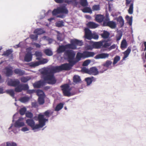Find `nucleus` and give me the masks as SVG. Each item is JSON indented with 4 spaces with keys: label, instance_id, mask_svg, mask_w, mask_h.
I'll list each match as a JSON object with an SVG mask.
<instances>
[{
    "label": "nucleus",
    "instance_id": "ea45409f",
    "mask_svg": "<svg viewBox=\"0 0 146 146\" xmlns=\"http://www.w3.org/2000/svg\"><path fill=\"white\" fill-rule=\"evenodd\" d=\"M6 92L7 94H9L11 96L13 97L14 96L15 93L13 89L7 90Z\"/></svg>",
    "mask_w": 146,
    "mask_h": 146
},
{
    "label": "nucleus",
    "instance_id": "09e8293b",
    "mask_svg": "<svg viewBox=\"0 0 146 146\" xmlns=\"http://www.w3.org/2000/svg\"><path fill=\"white\" fill-rule=\"evenodd\" d=\"M26 111V108L25 107H24L21 108L19 110L20 114L21 115H23L25 114V112Z\"/></svg>",
    "mask_w": 146,
    "mask_h": 146
},
{
    "label": "nucleus",
    "instance_id": "f257e3e1",
    "mask_svg": "<svg viewBox=\"0 0 146 146\" xmlns=\"http://www.w3.org/2000/svg\"><path fill=\"white\" fill-rule=\"evenodd\" d=\"M74 65L70 63H66L59 66L44 70L42 73L44 79L45 80L48 81L47 82L49 84H54L56 83L57 81L54 76L55 73L62 70H69Z\"/></svg>",
    "mask_w": 146,
    "mask_h": 146
},
{
    "label": "nucleus",
    "instance_id": "0eeeda50",
    "mask_svg": "<svg viewBox=\"0 0 146 146\" xmlns=\"http://www.w3.org/2000/svg\"><path fill=\"white\" fill-rule=\"evenodd\" d=\"M106 69H105L104 68H103L102 70H100L99 72L98 69L96 67H93L90 68L89 69V74L94 75H98L99 73H103L105 71H106Z\"/></svg>",
    "mask_w": 146,
    "mask_h": 146
},
{
    "label": "nucleus",
    "instance_id": "c85d7f7f",
    "mask_svg": "<svg viewBox=\"0 0 146 146\" xmlns=\"http://www.w3.org/2000/svg\"><path fill=\"white\" fill-rule=\"evenodd\" d=\"M53 112L51 111L50 110H48L46 111L44 113V115H45L47 117H49L50 115L53 114Z\"/></svg>",
    "mask_w": 146,
    "mask_h": 146
},
{
    "label": "nucleus",
    "instance_id": "a19ab883",
    "mask_svg": "<svg viewBox=\"0 0 146 146\" xmlns=\"http://www.w3.org/2000/svg\"><path fill=\"white\" fill-rule=\"evenodd\" d=\"M44 53L46 54L48 56H51L53 54L52 51L49 49H46L44 51Z\"/></svg>",
    "mask_w": 146,
    "mask_h": 146
},
{
    "label": "nucleus",
    "instance_id": "412c9836",
    "mask_svg": "<svg viewBox=\"0 0 146 146\" xmlns=\"http://www.w3.org/2000/svg\"><path fill=\"white\" fill-rule=\"evenodd\" d=\"M14 72L16 74H18L19 76H22L24 75L25 72L24 71L21 70V69L19 68H16L14 70Z\"/></svg>",
    "mask_w": 146,
    "mask_h": 146
},
{
    "label": "nucleus",
    "instance_id": "9d476101",
    "mask_svg": "<svg viewBox=\"0 0 146 146\" xmlns=\"http://www.w3.org/2000/svg\"><path fill=\"white\" fill-rule=\"evenodd\" d=\"M125 4L126 6L130 4L128 10V13L130 14H132L133 13V0H125Z\"/></svg>",
    "mask_w": 146,
    "mask_h": 146
},
{
    "label": "nucleus",
    "instance_id": "20e7f679",
    "mask_svg": "<svg viewBox=\"0 0 146 146\" xmlns=\"http://www.w3.org/2000/svg\"><path fill=\"white\" fill-rule=\"evenodd\" d=\"M76 54L74 51L72 50H66L64 53V56L66 57L69 63L75 64V62L74 60Z\"/></svg>",
    "mask_w": 146,
    "mask_h": 146
},
{
    "label": "nucleus",
    "instance_id": "37998d69",
    "mask_svg": "<svg viewBox=\"0 0 146 146\" xmlns=\"http://www.w3.org/2000/svg\"><path fill=\"white\" fill-rule=\"evenodd\" d=\"M82 11L84 13H92V10L89 7H85L82 9Z\"/></svg>",
    "mask_w": 146,
    "mask_h": 146
},
{
    "label": "nucleus",
    "instance_id": "de8ad7c7",
    "mask_svg": "<svg viewBox=\"0 0 146 146\" xmlns=\"http://www.w3.org/2000/svg\"><path fill=\"white\" fill-rule=\"evenodd\" d=\"M6 146H17V145L14 142H6Z\"/></svg>",
    "mask_w": 146,
    "mask_h": 146
},
{
    "label": "nucleus",
    "instance_id": "c03bdc74",
    "mask_svg": "<svg viewBox=\"0 0 146 146\" xmlns=\"http://www.w3.org/2000/svg\"><path fill=\"white\" fill-rule=\"evenodd\" d=\"M92 9L93 11H99L100 9V6L99 5H94L92 7Z\"/></svg>",
    "mask_w": 146,
    "mask_h": 146
},
{
    "label": "nucleus",
    "instance_id": "2eb2a0df",
    "mask_svg": "<svg viewBox=\"0 0 146 146\" xmlns=\"http://www.w3.org/2000/svg\"><path fill=\"white\" fill-rule=\"evenodd\" d=\"M32 58V54L31 52H28L24 57V60L26 62H29L31 61Z\"/></svg>",
    "mask_w": 146,
    "mask_h": 146
},
{
    "label": "nucleus",
    "instance_id": "72a5a7b5",
    "mask_svg": "<svg viewBox=\"0 0 146 146\" xmlns=\"http://www.w3.org/2000/svg\"><path fill=\"white\" fill-rule=\"evenodd\" d=\"M112 63V62L111 60H108L103 64L104 66H105L107 68H109L110 66Z\"/></svg>",
    "mask_w": 146,
    "mask_h": 146
},
{
    "label": "nucleus",
    "instance_id": "473e14b6",
    "mask_svg": "<svg viewBox=\"0 0 146 146\" xmlns=\"http://www.w3.org/2000/svg\"><path fill=\"white\" fill-rule=\"evenodd\" d=\"M64 104L62 103H60L58 104L55 108V110L58 111L61 110L63 107Z\"/></svg>",
    "mask_w": 146,
    "mask_h": 146
},
{
    "label": "nucleus",
    "instance_id": "4d7b16f0",
    "mask_svg": "<svg viewBox=\"0 0 146 146\" xmlns=\"http://www.w3.org/2000/svg\"><path fill=\"white\" fill-rule=\"evenodd\" d=\"M29 80L27 78L25 77H23L21 78V81L23 83H26Z\"/></svg>",
    "mask_w": 146,
    "mask_h": 146
},
{
    "label": "nucleus",
    "instance_id": "b1692460",
    "mask_svg": "<svg viewBox=\"0 0 146 146\" xmlns=\"http://www.w3.org/2000/svg\"><path fill=\"white\" fill-rule=\"evenodd\" d=\"M127 46V43L125 39L122 40L120 48L122 50L126 48Z\"/></svg>",
    "mask_w": 146,
    "mask_h": 146
},
{
    "label": "nucleus",
    "instance_id": "f8f14e48",
    "mask_svg": "<svg viewBox=\"0 0 146 146\" xmlns=\"http://www.w3.org/2000/svg\"><path fill=\"white\" fill-rule=\"evenodd\" d=\"M3 73L7 77H9L13 75V68L12 67H6L3 69Z\"/></svg>",
    "mask_w": 146,
    "mask_h": 146
},
{
    "label": "nucleus",
    "instance_id": "5fc2aeb1",
    "mask_svg": "<svg viewBox=\"0 0 146 146\" xmlns=\"http://www.w3.org/2000/svg\"><path fill=\"white\" fill-rule=\"evenodd\" d=\"M30 38L31 39L33 40H37L38 38V35H34L33 34H31L30 35Z\"/></svg>",
    "mask_w": 146,
    "mask_h": 146
},
{
    "label": "nucleus",
    "instance_id": "6e6d98bb",
    "mask_svg": "<svg viewBox=\"0 0 146 146\" xmlns=\"http://www.w3.org/2000/svg\"><path fill=\"white\" fill-rule=\"evenodd\" d=\"M90 60H88L85 61L82 64L83 66H88L90 63Z\"/></svg>",
    "mask_w": 146,
    "mask_h": 146
},
{
    "label": "nucleus",
    "instance_id": "603ef678",
    "mask_svg": "<svg viewBox=\"0 0 146 146\" xmlns=\"http://www.w3.org/2000/svg\"><path fill=\"white\" fill-rule=\"evenodd\" d=\"M26 116L28 118H32L33 117V114L31 112L27 111L25 114Z\"/></svg>",
    "mask_w": 146,
    "mask_h": 146
},
{
    "label": "nucleus",
    "instance_id": "a211bd4d",
    "mask_svg": "<svg viewBox=\"0 0 146 146\" xmlns=\"http://www.w3.org/2000/svg\"><path fill=\"white\" fill-rule=\"evenodd\" d=\"M73 82L75 84H78L81 82V80L80 77L77 75L74 76L73 78Z\"/></svg>",
    "mask_w": 146,
    "mask_h": 146
},
{
    "label": "nucleus",
    "instance_id": "79ce46f5",
    "mask_svg": "<svg viewBox=\"0 0 146 146\" xmlns=\"http://www.w3.org/2000/svg\"><path fill=\"white\" fill-rule=\"evenodd\" d=\"M40 65V64L38 62H31L29 64V65L30 66L35 67Z\"/></svg>",
    "mask_w": 146,
    "mask_h": 146
},
{
    "label": "nucleus",
    "instance_id": "69168bd1",
    "mask_svg": "<svg viewBox=\"0 0 146 146\" xmlns=\"http://www.w3.org/2000/svg\"><path fill=\"white\" fill-rule=\"evenodd\" d=\"M108 21H104L103 22V26H108Z\"/></svg>",
    "mask_w": 146,
    "mask_h": 146
},
{
    "label": "nucleus",
    "instance_id": "39448f33",
    "mask_svg": "<svg viewBox=\"0 0 146 146\" xmlns=\"http://www.w3.org/2000/svg\"><path fill=\"white\" fill-rule=\"evenodd\" d=\"M64 95L65 96L69 97L72 96L70 92L71 89L68 84H65L62 85L61 87Z\"/></svg>",
    "mask_w": 146,
    "mask_h": 146
},
{
    "label": "nucleus",
    "instance_id": "0e129e2a",
    "mask_svg": "<svg viewBox=\"0 0 146 146\" xmlns=\"http://www.w3.org/2000/svg\"><path fill=\"white\" fill-rule=\"evenodd\" d=\"M57 40L60 41H62L63 40V39L61 37V35H59L57 36Z\"/></svg>",
    "mask_w": 146,
    "mask_h": 146
},
{
    "label": "nucleus",
    "instance_id": "bb28decb",
    "mask_svg": "<svg viewBox=\"0 0 146 146\" xmlns=\"http://www.w3.org/2000/svg\"><path fill=\"white\" fill-rule=\"evenodd\" d=\"M101 36L104 38H107L109 37L110 33L108 31H104L103 33L101 34Z\"/></svg>",
    "mask_w": 146,
    "mask_h": 146
},
{
    "label": "nucleus",
    "instance_id": "13d9d810",
    "mask_svg": "<svg viewBox=\"0 0 146 146\" xmlns=\"http://www.w3.org/2000/svg\"><path fill=\"white\" fill-rule=\"evenodd\" d=\"M82 72L89 74V69H88L86 67H83L82 69Z\"/></svg>",
    "mask_w": 146,
    "mask_h": 146
},
{
    "label": "nucleus",
    "instance_id": "774afa93",
    "mask_svg": "<svg viewBox=\"0 0 146 146\" xmlns=\"http://www.w3.org/2000/svg\"><path fill=\"white\" fill-rule=\"evenodd\" d=\"M34 44L36 46V47L40 48V45L37 43H34Z\"/></svg>",
    "mask_w": 146,
    "mask_h": 146
},
{
    "label": "nucleus",
    "instance_id": "f03ea898",
    "mask_svg": "<svg viewBox=\"0 0 146 146\" xmlns=\"http://www.w3.org/2000/svg\"><path fill=\"white\" fill-rule=\"evenodd\" d=\"M83 42L82 41L74 39L71 40L70 44L65 45H62L59 46L56 52L58 53H61L65 51L66 49H71L75 50L77 48V46H81L83 45Z\"/></svg>",
    "mask_w": 146,
    "mask_h": 146
},
{
    "label": "nucleus",
    "instance_id": "8fccbe9b",
    "mask_svg": "<svg viewBox=\"0 0 146 146\" xmlns=\"http://www.w3.org/2000/svg\"><path fill=\"white\" fill-rule=\"evenodd\" d=\"M38 103L40 105H42L44 103V98L41 97H39L38 99Z\"/></svg>",
    "mask_w": 146,
    "mask_h": 146
},
{
    "label": "nucleus",
    "instance_id": "680f3d73",
    "mask_svg": "<svg viewBox=\"0 0 146 146\" xmlns=\"http://www.w3.org/2000/svg\"><path fill=\"white\" fill-rule=\"evenodd\" d=\"M35 54L36 57L42 56V53L41 52H36L35 53Z\"/></svg>",
    "mask_w": 146,
    "mask_h": 146
},
{
    "label": "nucleus",
    "instance_id": "423d86ee",
    "mask_svg": "<svg viewBox=\"0 0 146 146\" xmlns=\"http://www.w3.org/2000/svg\"><path fill=\"white\" fill-rule=\"evenodd\" d=\"M29 88L27 84H20L17 85L15 89V91L17 92H21L22 90H27Z\"/></svg>",
    "mask_w": 146,
    "mask_h": 146
},
{
    "label": "nucleus",
    "instance_id": "4c0bfd02",
    "mask_svg": "<svg viewBox=\"0 0 146 146\" xmlns=\"http://www.w3.org/2000/svg\"><path fill=\"white\" fill-rule=\"evenodd\" d=\"M126 19L127 20V22L130 26L131 25L132 22V17H130L128 15H127L125 17Z\"/></svg>",
    "mask_w": 146,
    "mask_h": 146
},
{
    "label": "nucleus",
    "instance_id": "5701e85b",
    "mask_svg": "<svg viewBox=\"0 0 146 146\" xmlns=\"http://www.w3.org/2000/svg\"><path fill=\"white\" fill-rule=\"evenodd\" d=\"M60 13L68 14V10L65 6L59 7Z\"/></svg>",
    "mask_w": 146,
    "mask_h": 146
},
{
    "label": "nucleus",
    "instance_id": "7ed1b4c3",
    "mask_svg": "<svg viewBox=\"0 0 146 146\" xmlns=\"http://www.w3.org/2000/svg\"><path fill=\"white\" fill-rule=\"evenodd\" d=\"M38 119L39 124L35 125V123L33 119H28L26 120L27 125L30 127L33 130L42 128L45 125V122L47 121L48 119L44 118V115L39 114L38 115Z\"/></svg>",
    "mask_w": 146,
    "mask_h": 146
},
{
    "label": "nucleus",
    "instance_id": "393cba45",
    "mask_svg": "<svg viewBox=\"0 0 146 146\" xmlns=\"http://www.w3.org/2000/svg\"><path fill=\"white\" fill-rule=\"evenodd\" d=\"M108 24V27L112 29L115 28L116 27V23L113 21H109V23Z\"/></svg>",
    "mask_w": 146,
    "mask_h": 146
},
{
    "label": "nucleus",
    "instance_id": "4be33fe9",
    "mask_svg": "<svg viewBox=\"0 0 146 146\" xmlns=\"http://www.w3.org/2000/svg\"><path fill=\"white\" fill-rule=\"evenodd\" d=\"M131 51V49L129 47L123 53L124 56L123 57V60H124L129 56Z\"/></svg>",
    "mask_w": 146,
    "mask_h": 146
},
{
    "label": "nucleus",
    "instance_id": "cd10ccee",
    "mask_svg": "<svg viewBox=\"0 0 146 146\" xmlns=\"http://www.w3.org/2000/svg\"><path fill=\"white\" fill-rule=\"evenodd\" d=\"M12 52L13 51L11 50H7L5 51L2 54V56H8L11 54Z\"/></svg>",
    "mask_w": 146,
    "mask_h": 146
},
{
    "label": "nucleus",
    "instance_id": "a18cd8bd",
    "mask_svg": "<svg viewBox=\"0 0 146 146\" xmlns=\"http://www.w3.org/2000/svg\"><path fill=\"white\" fill-rule=\"evenodd\" d=\"M80 4L83 7H86L88 5L87 0H80Z\"/></svg>",
    "mask_w": 146,
    "mask_h": 146
},
{
    "label": "nucleus",
    "instance_id": "e2e57ef3",
    "mask_svg": "<svg viewBox=\"0 0 146 146\" xmlns=\"http://www.w3.org/2000/svg\"><path fill=\"white\" fill-rule=\"evenodd\" d=\"M27 90V93L29 94H31L34 93L35 92V90H29L28 89Z\"/></svg>",
    "mask_w": 146,
    "mask_h": 146
},
{
    "label": "nucleus",
    "instance_id": "2f4dec72",
    "mask_svg": "<svg viewBox=\"0 0 146 146\" xmlns=\"http://www.w3.org/2000/svg\"><path fill=\"white\" fill-rule=\"evenodd\" d=\"M20 119L15 122V126L16 127H21L23 126L24 125V123L23 122H20Z\"/></svg>",
    "mask_w": 146,
    "mask_h": 146
},
{
    "label": "nucleus",
    "instance_id": "6ab92c4d",
    "mask_svg": "<svg viewBox=\"0 0 146 146\" xmlns=\"http://www.w3.org/2000/svg\"><path fill=\"white\" fill-rule=\"evenodd\" d=\"M98 24L92 22H89L87 24V26L90 29L96 28L98 27Z\"/></svg>",
    "mask_w": 146,
    "mask_h": 146
},
{
    "label": "nucleus",
    "instance_id": "a878e982",
    "mask_svg": "<svg viewBox=\"0 0 146 146\" xmlns=\"http://www.w3.org/2000/svg\"><path fill=\"white\" fill-rule=\"evenodd\" d=\"M44 33L43 30L41 28L37 29L34 31V33L38 35H41Z\"/></svg>",
    "mask_w": 146,
    "mask_h": 146
},
{
    "label": "nucleus",
    "instance_id": "ddd939ff",
    "mask_svg": "<svg viewBox=\"0 0 146 146\" xmlns=\"http://www.w3.org/2000/svg\"><path fill=\"white\" fill-rule=\"evenodd\" d=\"M85 31V38L89 40L92 39V31L88 28H86L84 29Z\"/></svg>",
    "mask_w": 146,
    "mask_h": 146
},
{
    "label": "nucleus",
    "instance_id": "c756f323",
    "mask_svg": "<svg viewBox=\"0 0 146 146\" xmlns=\"http://www.w3.org/2000/svg\"><path fill=\"white\" fill-rule=\"evenodd\" d=\"M117 21L120 24L121 27H122L124 25V21L121 16H119L117 19Z\"/></svg>",
    "mask_w": 146,
    "mask_h": 146
},
{
    "label": "nucleus",
    "instance_id": "4468645a",
    "mask_svg": "<svg viewBox=\"0 0 146 146\" xmlns=\"http://www.w3.org/2000/svg\"><path fill=\"white\" fill-rule=\"evenodd\" d=\"M109 56L108 54L106 53H102L97 55L95 57V58L97 59H104L108 58Z\"/></svg>",
    "mask_w": 146,
    "mask_h": 146
},
{
    "label": "nucleus",
    "instance_id": "f704fd0d",
    "mask_svg": "<svg viewBox=\"0 0 146 146\" xmlns=\"http://www.w3.org/2000/svg\"><path fill=\"white\" fill-rule=\"evenodd\" d=\"M102 42H103L102 48H108V47L110 46L111 44V42H108L106 41L103 40L102 41Z\"/></svg>",
    "mask_w": 146,
    "mask_h": 146
},
{
    "label": "nucleus",
    "instance_id": "052dcab7",
    "mask_svg": "<svg viewBox=\"0 0 146 146\" xmlns=\"http://www.w3.org/2000/svg\"><path fill=\"white\" fill-rule=\"evenodd\" d=\"M122 35V34L121 33H120L118 34L116 36V38L117 40H119L121 38Z\"/></svg>",
    "mask_w": 146,
    "mask_h": 146
},
{
    "label": "nucleus",
    "instance_id": "c9c22d12",
    "mask_svg": "<svg viewBox=\"0 0 146 146\" xmlns=\"http://www.w3.org/2000/svg\"><path fill=\"white\" fill-rule=\"evenodd\" d=\"M29 98L28 97H24L21 98L19 100L22 103H25L28 101Z\"/></svg>",
    "mask_w": 146,
    "mask_h": 146
},
{
    "label": "nucleus",
    "instance_id": "3c124183",
    "mask_svg": "<svg viewBox=\"0 0 146 146\" xmlns=\"http://www.w3.org/2000/svg\"><path fill=\"white\" fill-rule=\"evenodd\" d=\"M63 23V22L62 21H59L56 23V25L58 27H61L64 26Z\"/></svg>",
    "mask_w": 146,
    "mask_h": 146
},
{
    "label": "nucleus",
    "instance_id": "e433bc0d",
    "mask_svg": "<svg viewBox=\"0 0 146 146\" xmlns=\"http://www.w3.org/2000/svg\"><path fill=\"white\" fill-rule=\"evenodd\" d=\"M52 13L53 15H56L57 14L60 13L59 7H58L56 9H54L52 12Z\"/></svg>",
    "mask_w": 146,
    "mask_h": 146
},
{
    "label": "nucleus",
    "instance_id": "f3484780",
    "mask_svg": "<svg viewBox=\"0 0 146 146\" xmlns=\"http://www.w3.org/2000/svg\"><path fill=\"white\" fill-rule=\"evenodd\" d=\"M82 58H84L83 53L80 52H78L77 53L76 60H74L75 64L79 61Z\"/></svg>",
    "mask_w": 146,
    "mask_h": 146
},
{
    "label": "nucleus",
    "instance_id": "aec40b11",
    "mask_svg": "<svg viewBox=\"0 0 146 146\" xmlns=\"http://www.w3.org/2000/svg\"><path fill=\"white\" fill-rule=\"evenodd\" d=\"M104 19V17L101 15H97L95 17L96 21L99 23H101L102 22Z\"/></svg>",
    "mask_w": 146,
    "mask_h": 146
},
{
    "label": "nucleus",
    "instance_id": "58836bf2",
    "mask_svg": "<svg viewBox=\"0 0 146 146\" xmlns=\"http://www.w3.org/2000/svg\"><path fill=\"white\" fill-rule=\"evenodd\" d=\"M120 58L119 56H116L114 58L113 62V65L116 64L120 60Z\"/></svg>",
    "mask_w": 146,
    "mask_h": 146
},
{
    "label": "nucleus",
    "instance_id": "6e6552de",
    "mask_svg": "<svg viewBox=\"0 0 146 146\" xmlns=\"http://www.w3.org/2000/svg\"><path fill=\"white\" fill-rule=\"evenodd\" d=\"M43 72V71L42 72V74L43 78L44 80H40L35 83L33 84V86L34 88H40L45 85L46 84V83H47L48 84L47 82L48 81L45 80L44 79L43 75L42 73Z\"/></svg>",
    "mask_w": 146,
    "mask_h": 146
},
{
    "label": "nucleus",
    "instance_id": "49530a36",
    "mask_svg": "<svg viewBox=\"0 0 146 146\" xmlns=\"http://www.w3.org/2000/svg\"><path fill=\"white\" fill-rule=\"evenodd\" d=\"M36 92L37 94L39 97H41V96H43L44 94V92L41 90H37Z\"/></svg>",
    "mask_w": 146,
    "mask_h": 146
},
{
    "label": "nucleus",
    "instance_id": "bf43d9fd",
    "mask_svg": "<svg viewBox=\"0 0 146 146\" xmlns=\"http://www.w3.org/2000/svg\"><path fill=\"white\" fill-rule=\"evenodd\" d=\"M99 38L98 35L95 33H92V39L93 38L95 39H97Z\"/></svg>",
    "mask_w": 146,
    "mask_h": 146
},
{
    "label": "nucleus",
    "instance_id": "7c9ffc66",
    "mask_svg": "<svg viewBox=\"0 0 146 146\" xmlns=\"http://www.w3.org/2000/svg\"><path fill=\"white\" fill-rule=\"evenodd\" d=\"M94 78L93 77L90 78L88 77L85 79V80L87 82V85H89L91 84L92 83V81L94 79Z\"/></svg>",
    "mask_w": 146,
    "mask_h": 146
},
{
    "label": "nucleus",
    "instance_id": "9b49d317",
    "mask_svg": "<svg viewBox=\"0 0 146 146\" xmlns=\"http://www.w3.org/2000/svg\"><path fill=\"white\" fill-rule=\"evenodd\" d=\"M20 82L19 80L18 79H9L7 82V85L10 86L16 87L19 85Z\"/></svg>",
    "mask_w": 146,
    "mask_h": 146
},
{
    "label": "nucleus",
    "instance_id": "dca6fc26",
    "mask_svg": "<svg viewBox=\"0 0 146 146\" xmlns=\"http://www.w3.org/2000/svg\"><path fill=\"white\" fill-rule=\"evenodd\" d=\"M84 58L93 56L95 53L93 52H90L88 51H84L83 52Z\"/></svg>",
    "mask_w": 146,
    "mask_h": 146
},
{
    "label": "nucleus",
    "instance_id": "864d4df0",
    "mask_svg": "<svg viewBox=\"0 0 146 146\" xmlns=\"http://www.w3.org/2000/svg\"><path fill=\"white\" fill-rule=\"evenodd\" d=\"M48 62V60L46 59L43 58L38 62L40 65L41 64H44Z\"/></svg>",
    "mask_w": 146,
    "mask_h": 146
},
{
    "label": "nucleus",
    "instance_id": "1a4fd4ad",
    "mask_svg": "<svg viewBox=\"0 0 146 146\" xmlns=\"http://www.w3.org/2000/svg\"><path fill=\"white\" fill-rule=\"evenodd\" d=\"M103 42L100 41L99 42H93L92 44V46H88V48L89 49H92L93 48L99 49L102 47L103 44Z\"/></svg>",
    "mask_w": 146,
    "mask_h": 146
},
{
    "label": "nucleus",
    "instance_id": "338daca9",
    "mask_svg": "<svg viewBox=\"0 0 146 146\" xmlns=\"http://www.w3.org/2000/svg\"><path fill=\"white\" fill-rule=\"evenodd\" d=\"M32 106L33 107L35 108L36 107L38 106L37 103L36 102H32Z\"/></svg>",
    "mask_w": 146,
    "mask_h": 146
}]
</instances>
